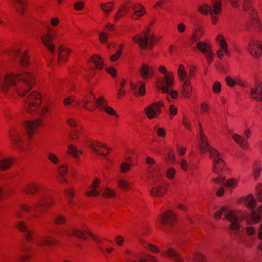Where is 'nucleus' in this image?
Here are the masks:
<instances>
[{"label": "nucleus", "instance_id": "1", "mask_svg": "<svg viewBox=\"0 0 262 262\" xmlns=\"http://www.w3.org/2000/svg\"><path fill=\"white\" fill-rule=\"evenodd\" d=\"M35 82L34 76L30 72L2 76H0V93L8 97L17 93L24 98L26 110L32 113L37 110L41 104L40 94L36 91L28 93Z\"/></svg>", "mask_w": 262, "mask_h": 262}, {"label": "nucleus", "instance_id": "2", "mask_svg": "<svg viewBox=\"0 0 262 262\" xmlns=\"http://www.w3.org/2000/svg\"><path fill=\"white\" fill-rule=\"evenodd\" d=\"M199 125L200 131L199 150L202 153L209 151L210 157L212 159L213 172L219 175L218 177L212 179V181L220 186H226L231 189L235 188L237 184V180L232 178L226 181L225 177L223 176L222 172L226 170V166L222 158V155L221 153L209 145L208 141L206 140V136L203 134V128L200 123H199Z\"/></svg>", "mask_w": 262, "mask_h": 262}, {"label": "nucleus", "instance_id": "3", "mask_svg": "<svg viewBox=\"0 0 262 262\" xmlns=\"http://www.w3.org/2000/svg\"><path fill=\"white\" fill-rule=\"evenodd\" d=\"M24 193L33 194L35 192H38L39 201L36 203L33 207H30L26 204L21 206V210L26 212H32L33 211L40 212L46 207H50L52 204V198L47 193L41 192L39 188L34 184H30L24 189Z\"/></svg>", "mask_w": 262, "mask_h": 262}, {"label": "nucleus", "instance_id": "4", "mask_svg": "<svg viewBox=\"0 0 262 262\" xmlns=\"http://www.w3.org/2000/svg\"><path fill=\"white\" fill-rule=\"evenodd\" d=\"M27 134L14 132L11 134V138L14 144L19 148L25 149L28 143L27 140L30 139L35 130L41 125V120L37 119L34 121L27 120L23 122Z\"/></svg>", "mask_w": 262, "mask_h": 262}, {"label": "nucleus", "instance_id": "5", "mask_svg": "<svg viewBox=\"0 0 262 262\" xmlns=\"http://www.w3.org/2000/svg\"><path fill=\"white\" fill-rule=\"evenodd\" d=\"M223 213L225 214V218L230 223V229L232 234L240 236L243 230H241L239 222L244 219V215L239 211H233L223 207L215 213L214 217L216 219H220Z\"/></svg>", "mask_w": 262, "mask_h": 262}, {"label": "nucleus", "instance_id": "6", "mask_svg": "<svg viewBox=\"0 0 262 262\" xmlns=\"http://www.w3.org/2000/svg\"><path fill=\"white\" fill-rule=\"evenodd\" d=\"M212 8L207 4H204L198 7V11L204 15L210 14L211 22L215 24L217 21V15L222 11L221 0H212Z\"/></svg>", "mask_w": 262, "mask_h": 262}, {"label": "nucleus", "instance_id": "7", "mask_svg": "<svg viewBox=\"0 0 262 262\" xmlns=\"http://www.w3.org/2000/svg\"><path fill=\"white\" fill-rule=\"evenodd\" d=\"M173 75L168 73L165 75L163 79H158L157 81V89L158 90L162 91V93H166L168 96L166 99L170 102V98L176 99L178 93L176 91H172L170 88L173 84Z\"/></svg>", "mask_w": 262, "mask_h": 262}, {"label": "nucleus", "instance_id": "8", "mask_svg": "<svg viewBox=\"0 0 262 262\" xmlns=\"http://www.w3.org/2000/svg\"><path fill=\"white\" fill-rule=\"evenodd\" d=\"M146 31L141 33L140 35L134 36L133 40L135 43H138L141 49H145L148 48L151 49L156 41V37L149 34L150 28L147 27Z\"/></svg>", "mask_w": 262, "mask_h": 262}, {"label": "nucleus", "instance_id": "9", "mask_svg": "<svg viewBox=\"0 0 262 262\" xmlns=\"http://www.w3.org/2000/svg\"><path fill=\"white\" fill-rule=\"evenodd\" d=\"M245 203L247 207L252 209L251 213L250 215V219L252 222L256 223L260 222L261 217L260 214L262 212V205L260 206L257 210H254V208L256 205V200L252 194L249 195L245 200Z\"/></svg>", "mask_w": 262, "mask_h": 262}, {"label": "nucleus", "instance_id": "10", "mask_svg": "<svg viewBox=\"0 0 262 262\" xmlns=\"http://www.w3.org/2000/svg\"><path fill=\"white\" fill-rule=\"evenodd\" d=\"M95 99L94 96L92 94H91L84 97L81 101H76L73 97H69L64 100L63 103L64 105H71L72 102L75 103L76 105H79L80 102H81L83 104V107L88 110L92 111L94 110L95 107H93L91 108L88 106V104L93 103L94 102Z\"/></svg>", "mask_w": 262, "mask_h": 262}, {"label": "nucleus", "instance_id": "11", "mask_svg": "<svg viewBox=\"0 0 262 262\" xmlns=\"http://www.w3.org/2000/svg\"><path fill=\"white\" fill-rule=\"evenodd\" d=\"M160 217L162 230L165 232H168L169 229L174 225L176 221L174 213L169 210L162 214Z\"/></svg>", "mask_w": 262, "mask_h": 262}, {"label": "nucleus", "instance_id": "12", "mask_svg": "<svg viewBox=\"0 0 262 262\" xmlns=\"http://www.w3.org/2000/svg\"><path fill=\"white\" fill-rule=\"evenodd\" d=\"M57 36V32L51 28H48V32L43 35L41 37V40L46 48L52 53L54 54L55 51L54 45L52 41Z\"/></svg>", "mask_w": 262, "mask_h": 262}, {"label": "nucleus", "instance_id": "13", "mask_svg": "<svg viewBox=\"0 0 262 262\" xmlns=\"http://www.w3.org/2000/svg\"><path fill=\"white\" fill-rule=\"evenodd\" d=\"M85 233L90 235L96 242L98 243H101V241L92 233L86 227H82L81 230L79 229H73L71 231H66V234L68 236L74 235L82 239H86V236Z\"/></svg>", "mask_w": 262, "mask_h": 262}, {"label": "nucleus", "instance_id": "14", "mask_svg": "<svg viewBox=\"0 0 262 262\" xmlns=\"http://www.w3.org/2000/svg\"><path fill=\"white\" fill-rule=\"evenodd\" d=\"M243 8L245 12L251 15L253 24L256 27L260 28V23L257 19V15L254 9L251 7V0H243Z\"/></svg>", "mask_w": 262, "mask_h": 262}, {"label": "nucleus", "instance_id": "15", "mask_svg": "<svg viewBox=\"0 0 262 262\" xmlns=\"http://www.w3.org/2000/svg\"><path fill=\"white\" fill-rule=\"evenodd\" d=\"M163 105L162 102H157L151 104L145 108L147 117L152 119L157 117L161 113V107Z\"/></svg>", "mask_w": 262, "mask_h": 262}, {"label": "nucleus", "instance_id": "16", "mask_svg": "<svg viewBox=\"0 0 262 262\" xmlns=\"http://www.w3.org/2000/svg\"><path fill=\"white\" fill-rule=\"evenodd\" d=\"M250 93L252 97L257 101L262 100V83L256 80L254 83V87L250 88Z\"/></svg>", "mask_w": 262, "mask_h": 262}, {"label": "nucleus", "instance_id": "17", "mask_svg": "<svg viewBox=\"0 0 262 262\" xmlns=\"http://www.w3.org/2000/svg\"><path fill=\"white\" fill-rule=\"evenodd\" d=\"M248 50L251 54L255 58H258L262 52L261 43L256 40H252L249 42Z\"/></svg>", "mask_w": 262, "mask_h": 262}, {"label": "nucleus", "instance_id": "18", "mask_svg": "<svg viewBox=\"0 0 262 262\" xmlns=\"http://www.w3.org/2000/svg\"><path fill=\"white\" fill-rule=\"evenodd\" d=\"M11 56L17 58L22 66H26L28 64V58L25 52H21L19 49H15L10 53Z\"/></svg>", "mask_w": 262, "mask_h": 262}, {"label": "nucleus", "instance_id": "19", "mask_svg": "<svg viewBox=\"0 0 262 262\" xmlns=\"http://www.w3.org/2000/svg\"><path fill=\"white\" fill-rule=\"evenodd\" d=\"M95 105L101 110H103L109 115L117 116L115 111L110 106H107V103L103 98L100 97L96 100Z\"/></svg>", "mask_w": 262, "mask_h": 262}, {"label": "nucleus", "instance_id": "20", "mask_svg": "<svg viewBox=\"0 0 262 262\" xmlns=\"http://www.w3.org/2000/svg\"><path fill=\"white\" fill-rule=\"evenodd\" d=\"M131 8L134 12L133 15L132 17L133 19H138L146 13L144 7L140 4L132 5Z\"/></svg>", "mask_w": 262, "mask_h": 262}, {"label": "nucleus", "instance_id": "21", "mask_svg": "<svg viewBox=\"0 0 262 262\" xmlns=\"http://www.w3.org/2000/svg\"><path fill=\"white\" fill-rule=\"evenodd\" d=\"M17 228L25 234L26 239L28 241L33 239V233L29 229L24 222H19L17 225Z\"/></svg>", "mask_w": 262, "mask_h": 262}, {"label": "nucleus", "instance_id": "22", "mask_svg": "<svg viewBox=\"0 0 262 262\" xmlns=\"http://www.w3.org/2000/svg\"><path fill=\"white\" fill-rule=\"evenodd\" d=\"M140 72L142 78L144 79L153 77L154 71L152 67L148 66L146 64H143L140 70Z\"/></svg>", "mask_w": 262, "mask_h": 262}, {"label": "nucleus", "instance_id": "23", "mask_svg": "<svg viewBox=\"0 0 262 262\" xmlns=\"http://www.w3.org/2000/svg\"><path fill=\"white\" fill-rule=\"evenodd\" d=\"M140 86L136 84L130 83V89L133 94L137 96H143L145 93V84L144 83L140 82Z\"/></svg>", "mask_w": 262, "mask_h": 262}, {"label": "nucleus", "instance_id": "24", "mask_svg": "<svg viewBox=\"0 0 262 262\" xmlns=\"http://www.w3.org/2000/svg\"><path fill=\"white\" fill-rule=\"evenodd\" d=\"M166 188L162 185H156L154 186L150 191V195L154 197H162L164 195Z\"/></svg>", "mask_w": 262, "mask_h": 262}, {"label": "nucleus", "instance_id": "25", "mask_svg": "<svg viewBox=\"0 0 262 262\" xmlns=\"http://www.w3.org/2000/svg\"><path fill=\"white\" fill-rule=\"evenodd\" d=\"M69 54V50L65 48L63 46H60L57 51L58 63H59L61 61L64 62L67 61Z\"/></svg>", "mask_w": 262, "mask_h": 262}, {"label": "nucleus", "instance_id": "26", "mask_svg": "<svg viewBox=\"0 0 262 262\" xmlns=\"http://www.w3.org/2000/svg\"><path fill=\"white\" fill-rule=\"evenodd\" d=\"M89 146L92 148V149L95 152V153L99 155H102V156H106L108 153V151H107L106 153H104L103 152H101L99 148H105L106 149H107V147H106L105 145L100 143L99 142H91L89 144Z\"/></svg>", "mask_w": 262, "mask_h": 262}, {"label": "nucleus", "instance_id": "27", "mask_svg": "<svg viewBox=\"0 0 262 262\" xmlns=\"http://www.w3.org/2000/svg\"><path fill=\"white\" fill-rule=\"evenodd\" d=\"M232 138L243 149L248 148V142L244 137L237 134H234L232 135Z\"/></svg>", "mask_w": 262, "mask_h": 262}, {"label": "nucleus", "instance_id": "28", "mask_svg": "<svg viewBox=\"0 0 262 262\" xmlns=\"http://www.w3.org/2000/svg\"><path fill=\"white\" fill-rule=\"evenodd\" d=\"M215 40L216 42L219 45L220 48V50H223V52L229 55L227 43L223 36L220 34H219L215 38Z\"/></svg>", "mask_w": 262, "mask_h": 262}, {"label": "nucleus", "instance_id": "29", "mask_svg": "<svg viewBox=\"0 0 262 262\" xmlns=\"http://www.w3.org/2000/svg\"><path fill=\"white\" fill-rule=\"evenodd\" d=\"M100 183V181L98 179H96L92 184L90 187L91 190L85 192V194L88 196H97L99 194L100 192L99 191L96 190L98 188L99 184Z\"/></svg>", "mask_w": 262, "mask_h": 262}, {"label": "nucleus", "instance_id": "30", "mask_svg": "<svg viewBox=\"0 0 262 262\" xmlns=\"http://www.w3.org/2000/svg\"><path fill=\"white\" fill-rule=\"evenodd\" d=\"M13 4L15 9L20 15L25 13L26 2L24 0H13Z\"/></svg>", "mask_w": 262, "mask_h": 262}, {"label": "nucleus", "instance_id": "31", "mask_svg": "<svg viewBox=\"0 0 262 262\" xmlns=\"http://www.w3.org/2000/svg\"><path fill=\"white\" fill-rule=\"evenodd\" d=\"M183 81V84L182 88V94L183 95L186 97H190L192 89L190 85V82L188 79H186Z\"/></svg>", "mask_w": 262, "mask_h": 262}, {"label": "nucleus", "instance_id": "32", "mask_svg": "<svg viewBox=\"0 0 262 262\" xmlns=\"http://www.w3.org/2000/svg\"><path fill=\"white\" fill-rule=\"evenodd\" d=\"M196 47L202 53L204 54L205 56H206L209 51H212L211 45H209L205 42H198L196 45Z\"/></svg>", "mask_w": 262, "mask_h": 262}, {"label": "nucleus", "instance_id": "33", "mask_svg": "<svg viewBox=\"0 0 262 262\" xmlns=\"http://www.w3.org/2000/svg\"><path fill=\"white\" fill-rule=\"evenodd\" d=\"M12 163V160L8 158L0 160V171L8 170L10 167Z\"/></svg>", "mask_w": 262, "mask_h": 262}, {"label": "nucleus", "instance_id": "34", "mask_svg": "<svg viewBox=\"0 0 262 262\" xmlns=\"http://www.w3.org/2000/svg\"><path fill=\"white\" fill-rule=\"evenodd\" d=\"M166 254L167 256L177 261H181L179 254L174 250L170 249L166 251Z\"/></svg>", "mask_w": 262, "mask_h": 262}, {"label": "nucleus", "instance_id": "35", "mask_svg": "<svg viewBox=\"0 0 262 262\" xmlns=\"http://www.w3.org/2000/svg\"><path fill=\"white\" fill-rule=\"evenodd\" d=\"M113 6L114 3L113 2L102 3L100 5L101 8L106 14H108L112 10Z\"/></svg>", "mask_w": 262, "mask_h": 262}, {"label": "nucleus", "instance_id": "36", "mask_svg": "<svg viewBox=\"0 0 262 262\" xmlns=\"http://www.w3.org/2000/svg\"><path fill=\"white\" fill-rule=\"evenodd\" d=\"M92 61L95 64L96 67L98 69H102L103 68V63L101 57L97 55H94L91 59Z\"/></svg>", "mask_w": 262, "mask_h": 262}, {"label": "nucleus", "instance_id": "37", "mask_svg": "<svg viewBox=\"0 0 262 262\" xmlns=\"http://www.w3.org/2000/svg\"><path fill=\"white\" fill-rule=\"evenodd\" d=\"M128 12L127 7H125V5L122 6L119 9L118 12L115 16V19L116 20L119 19L120 17H122L124 14Z\"/></svg>", "mask_w": 262, "mask_h": 262}, {"label": "nucleus", "instance_id": "38", "mask_svg": "<svg viewBox=\"0 0 262 262\" xmlns=\"http://www.w3.org/2000/svg\"><path fill=\"white\" fill-rule=\"evenodd\" d=\"M179 76L181 80H184L188 78V76L184 70V67L182 64H180L178 70Z\"/></svg>", "mask_w": 262, "mask_h": 262}, {"label": "nucleus", "instance_id": "39", "mask_svg": "<svg viewBox=\"0 0 262 262\" xmlns=\"http://www.w3.org/2000/svg\"><path fill=\"white\" fill-rule=\"evenodd\" d=\"M146 232V229L144 228L136 235L137 240L138 241L139 244L144 245L147 243L146 240L142 237V236L145 234Z\"/></svg>", "mask_w": 262, "mask_h": 262}, {"label": "nucleus", "instance_id": "40", "mask_svg": "<svg viewBox=\"0 0 262 262\" xmlns=\"http://www.w3.org/2000/svg\"><path fill=\"white\" fill-rule=\"evenodd\" d=\"M129 262H156V260L151 256L148 257V259H146L140 256H136L135 259L130 260Z\"/></svg>", "mask_w": 262, "mask_h": 262}, {"label": "nucleus", "instance_id": "41", "mask_svg": "<svg viewBox=\"0 0 262 262\" xmlns=\"http://www.w3.org/2000/svg\"><path fill=\"white\" fill-rule=\"evenodd\" d=\"M65 195L68 198V202L70 205L73 204V201L72 198L74 195V191L72 188H67L64 190Z\"/></svg>", "mask_w": 262, "mask_h": 262}, {"label": "nucleus", "instance_id": "42", "mask_svg": "<svg viewBox=\"0 0 262 262\" xmlns=\"http://www.w3.org/2000/svg\"><path fill=\"white\" fill-rule=\"evenodd\" d=\"M193 262H206V259L201 253L197 252L194 255Z\"/></svg>", "mask_w": 262, "mask_h": 262}, {"label": "nucleus", "instance_id": "43", "mask_svg": "<svg viewBox=\"0 0 262 262\" xmlns=\"http://www.w3.org/2000/svg\"><path fill=\"white\" fill-rule=\"evenodd\" d=\"M68 154L72 155L75 158H77L78 157L77 149L73 145L70 144L68 146Z\"/></svg>", "mask_w": 262, "mask_h": 262}, {"label": "nucleus", "instance_id": "44", "mask_svg": "<svg viewBox=\"0 0 262 262\" xmlns=\"http://www.w3.org/2000/svg\"><path fill=\"white\" fill-rule=\"evenodd\" d=\"M119 49L117 51L116 53L111 56L110 59L112 61H116L121 55L122 53V49L123 46L122 45H119Z\"/></svg>", "mask_w": 262, "mask_h": 262}, {"label": "nucleus", "instance_id": "45", "mask_svg": "<svg viewBox=\"0 0 262 262\" xmlns=\"http://www.w3.org/2000/svg\"><path fill=\"white\" fill-rule=\"evenodd\" d=\"M67 171L68 168L64 166H62L58 169V174L61 177V178H60V181L67 183V180L63 177V176L67 173Z\"/></svg>", "mask_w": 262, "mask_h": 262}, {"label": "nucleus", "instance_id": "46", "mask_svg": "<svg viewBox=\"0 0 262 262\" xmlns=\"http://www.w3.org/2000/svg\"><path fill=\"white\" fill-rule=\"evenodd\" d=\"M54 220L56 224H60L65 222L66 218L65 217L60 214H55L54 216Z\"/></svg>", "mask_w": 262, "mask_h": 262}, {"label": "nucleus", "instance_id": "47", "mask_svg": "<svg viewBox=\"0 0 262 262\" xmlns=\"http://www.w3.org/2000/svg\"><path fill=\"white\" fill-rule=\"evenodd\" d=\"M102 195L106 198H112L115 195V192L108 188H106L102 192Z\"/></svg>", "mask_w": 262, "mask_h": 262}, {"label": "nucleus", "instance_id": "48", "mask_svg": "<svg viewBox=\"0 0 262 262\" xmlns=\"http://www.w3.org/2000/svg\"><path fill=\"white\" fill-rule=\"evenodd\" d=\"M117 183L119 186L123 189L130 188L129 185L126 180H120L117 182Z\"/></svg>", "mask_w": 262, "mask_h": 262}, {"label": "nucleus", "instance_id": "49", "mask_svg": "<svg viewBox=\"0 0 262 262\" xmlns=\"http://www.w3.org/2000/svg\"><path fill=\"white\" fill-rule=\"evenodd\" d=\"M221 83L218 81H215L212 86L213 92L215 94H219L221 91Z\"/></svg>", "mask_w": 262, "mask_h": 262}, {"label": "nucleus", "instance_id": "50", "mask_svg": "<svg viewBox=\"0 0 262 262\" xmlns=\"http://www.w3.org/2000/svg\"><path fill=\"white\" fill-rule=\"evenodd\" d=\"M257 199L259 202L262 201V185L259 184L256 188Z\"/></svg>", "mask_w": 262, "mask_h": 262}, {"label": "nucleus", "instance_id": "51", "mask_svg": "<svg viewBox=\"0 0 262 262\" xmlns=\"http://www.w3.org/2000/svg\"><path fill=\"white\" fill-rule=\"evenodd\" d=\"M23 251L25 253L21 256V260L25 262L30 257V254L27 247H25Z\"/></svg>", "mask_w": 262, "mask_h": 262}, {"label": "nucleus", "instance_id": "52", "mask_svg": "<svg viewBox=\"0 0 262 262\" xmlns=\"http://www.w3.org/2000/svg\"><path fill=\"white\" fill-rule=\"evenodd\" d=\"M130 165L126 163L123 162L120 165V169L122 172H126L129 170V167Z\"/></svg>", "mask_w": 262, "mask_h": 262}, {"label": "nucleus", "instance_id": "53", "mask_svg": "<svg viewBox=\"0 0 262 262\" xmlns=\"http://www.w3.org/2000/svg\"><path fill=\"white\" fill-rule=\"evenodd\" d=\"M261 171V167L260 166L258 165L257 164L254 166L253 172H254V177L255 179H256L258 177L260 172Z\"/></svg>", "mask_w": 262, "mask_h": 262}, {"label": "nucleus", "instance_id": "54", "mask_svg": "<svg viewBox=\"0 0 262 262\" xmlns=\"http://www.w3.org/2000/svg\"><path fill=\"white\" fill-rule=\"evenodd\" d=\"M48 159L50 160L54 164H57L58 162V159L55 156V154L53 153H49L48 155Z\"/></svg>", "mask_w": 262, "mask_h": 262}, {"label": "nucleus", "instance_id": "55", "mask_svg": "<svg viewBox=\"0 0 262 262\" xmlns=\"http://www.w3.org/2000/svg\"><path fill=\"white\" fill-rule=\"evenodd\" d=\"M79 132L78 129H73L71 130V132L70 135V137L71 139L75 140L78 138V135L79 134Z\"/></svg>", "mask_w": 262, "mask_h": 262}, {"label": "nucleus", "instance_id": "56", "mask_svg": "<svg viewBox=\"0 0 262 262\" xmlns=\"http://www.w3.org/2000/svg\"><path fill=\"white\" fill-rule=\"evenodd\" d=\"M225 80L227 84L230 86H233L237 83V81L228 76L226 77Z\"/></svg>", "mask_w": 262, "mask_h": 262}, {"label": "nucleus", "instance_id": "57", "mask_svg": "<svg viewBox=\"0 0 262 262\" xmlns=\"http://www.w3.org/2000/svg\"><path fill=\"white\" fill-rule=\"evenodd\" d=\"M175 173L176 170H174V169L169 168L167 171L166 176L169 179H172L174 178Z\"/></svg>", "mask_w": 262, "mask_h": 262}, {"label": "nucleus", "instance_id": "58", "mask_svg": "<svg viewBox=\"0 0 262 262\" xmlns=\"http://www.w3.org/2000/svg\"><path fill=\"white\" fill-rule=\"evenodd\" d=\"M213 56H214V54L212 51H209V52H208L207 54L205 56V57H206L207 62L209 64H210L211 63V62L213 61Z\"/></svg>", "mask_w": 262, "mask_h": 262}, {"label": "nucleus", "instance_id": "59", "mask_svg": "<svg viewBox=\"0 0 262 262\" xmlns=\"http://www.w3.org/2000/svg\"><path fill=\"white\" fill-rule=\"evenodd\" d=\"M49 107L47 105L43 106L38 112L39 115H44L48 112Z\"/></svg>", "mask_w": 262, "mask_h": 262}, {"label": "nucleus", "instance_id": "60", "mask_svg": "<svg viewBox=\"0 0 262 262\" xmlns=\"http://www.w3.org/2000/svg\"><path fill=\"white\" fill-rule=\"evenodd\" d=\"M99 39L102 43H104L107 40V35L105 33H100Z\"/></svg>", "mask_w": 262, "mask_h": 262}, {"label": "nucleus", "instance_id": "61", "mask_svg": "<svg viewBox=\"0 0 262 262\" xmlns=\"http://www.w3.org/2000/svg\"><path fill=\"white\" fill-rule=\"evenodd\" d=\"M180 165H181V168L183 170H184V171L187 170V168H188V164H187V161L185 160L182 159L180 162Z\"/></svg>", "mask_w": 262, "mask_h": 262}, {"label": "nucleus", "instance_id": "62", "mask_svg": "<svg viewBox=\"0 0 262 262\" xmlns=\"http://www.w3.org/2000/svg\"><path fill=\"white\" fill-rule=\"evenodd\" d=\"M84 7V4L82 2H78L75 3L74 8L77 10H80L82 9Z\"/></svg>", "mask_w": 262, "mask_h": 262}, {"label": "nucleus", "instance_id": "63", "mask_svg": "<svg viewBox=\"0 0 262 262\" xmlns=\"http://www.w3.org/2000/svg\"><path fill=\"white\" fill-rule=\"evenodd\" d=\"M124 243V238L121 236L119 235L116 237V243L118 246H121Z\"/></svg>", "mask_w": 262, "mask_h": 262}, {"label": "nucleus", "instance_id": "64", "mask_svg": "<svg viewBox=\"0 0 262 262\" xmlns=\"http://www.w3.org/2000/svg\"><path fill=\"white\" fill-rule=\"evenodd\" d=\"M157 131L159 136L163 137H164L165 136L166 133L165 130L163 128H158Z\"/></svg>", "mask_w": 262, "mask_h": 262}]
</instances>
